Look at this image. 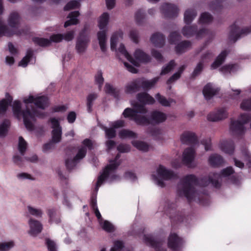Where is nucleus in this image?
I'll return each instance as SVG.
<instances>
[{
    "instance_id": "obj_9",
    "label": "nucleus",
    "mask_w": 251,
    "mask_h": 251,
    "mask_svg": "<svg viewBox=\"0 0 251 251\" xmlns=\"http://www.w3.org/2000/svg\"><path fill=\"white\" fill-rule=\"evenodd\" d=\"M82 147L80 148L76 156L73 159H68L66 161V165L69 169H73L86 155L87 149L91 150L93 148V144L91 140L86 139L82 142Z\"/></svg>"
},
{
    "instance_id": "obj_13",
    "label": "nucleus",
    "mask_w": 251,
    "mask_h": 251,
    "mask_svg": "<svg viewBox=\"0 0 251 251\" xmlns=\"http://www.w3.org/2000/svg\"><path fill=\"white\" fill-rule=\"evenodd\" d=\"M7 21L9 26L12 27V29L10 30L6 25V26L8 31L13 33L12 35L21 34L20 31L17 29L20 23V18L18 13L12 12L10 14Z\"/></svg>"
},
{
    "instance_id": "obj_8",
    "label": "nucleus",
    "mask_w": 251,
    "mask_h": 251,
    "mask_svg": "<svg viewBox=\"0 0 251 251\" xmlns=\"http://www.w3.org/2000/svg\"><path fill=\"white\" fill-rule=\"evenodd\" d=\"M176 175L170 170L167 169L162 165H159L156 172L152 175V179L158 186L163 187L165 186L164 180H169L174 178Z\"/></svg>"
},
{
    "instance_id": "obj_5",
    "label": "nucleus",
    "mask_w": 251,
    "mask_h": 251,
    "mask_svg": "<svg viewBox=\"0 0 251 251\" xmlns=\"http://www.w3.org/2000/svg\"><path fill=\"white\" fill-rule=\"evenodd\" d=\"M120 155L117 154L114 160H110L109 164L105 167L98 177L95 187L96 192H98L99 187L103 184L105 180H107L112 182L118 179L119 176L115 174V170L120 164Z\"/></svg>"
},
{
    "instance_id": "obj_25",
    "label": "nucleus",
    "mask_w": 251,
    "mask_h": 251,
    "mask_svg": "<svg viewBox=\"0 0 251 251\" xmlns=\"http://www.w3.org/2000/svg\"><path fill=\"white\" fill-rule=\"evenodd\" d=\"M138 82L140 86H142L145 89H151L153 87L159 79V77H156L151 80H146L143 78H139Z\"/></svg>"
},
{
    "instance_id": "obj_47",
    "label": "nucleus",
    "mask_w": 251,
    "mask_h": 251,
    "mask_svg": "<svg viewBox=\"0 0 251 251\" xmlns=\"http://www.w3.org/2000/svg\"><path fill=\"white\" fill-rule=\"evenodd\" d=\"M33 41L35 43L42 47L49 46L50 44V39L43 38H34L33 39Z\"/></svg>"
},
{
    "instance_id": "obj_59",
    "label": "nucleus",
    "mask_w": 251,
    "mask_h": 251,
    "mask_svg": "<svg viewBox=\"0 0 251 251\" xmlns=\"http://www.w3.org/2000/svg\"><path fill=\"white\" fill-rule=\"evenodd\" d=\"M102 228L107 232H111L114 230L113 225L108 221H104L102 225Z\"/></svg>"
},
{
    "instance_id": "obj_52",
    "label": "nucleus",
    "mask_w": 251,
    "mask_h": 251,
    "mask_svg": "<svg viewBox=\"0 0 251 251\" xmlns=\"http://www.w3.org/2000/svg\"><path fill=\"white\" fill-rule=\"evenodd\" d=\"M240 108L243 110H251V99L243 100L240 104Z\"/></svg>"
},
{
    "instance_id": "obj_38",
    "label": "nucleus",
    "mask_w": 251,
    "mask_h": 251,
    "mask_svg": "<svg viewBox=\"0 0 251 251\" xmlns=\"http://www.w3.org/2000/svg\"><path fill=\"white\" fill-rule=\"evenodd\" d=\"M185 66L184 65L181 66L178 69V70L177 72L175 73L170 78L167 80V83L168 84H170L171 83H174L176 80L178 79L181 75V74L182 73L183 71L185 69Z\"/></svg>"
},
{
    "instance_id": "obj_51",
    "label": "nucleus",
    "mask_w": 251,
    "mask_h": 251,
    "mask_svg": "<svg viewBox=\"0 0 251 251\" xmlns=\"http://www.w3.org/2000/svg\"><path fill=\"white\" fill-rule=\"evenodd\" d=\"M80 5V3L76 0H72L68 2L64 7L65 10H70L71 9L78 8Z\"/></svg>"
},
{
    "instance_id": "obj_42",
    "label": "nucleus",
    "mask_w": 251,
    "mask_h": 251,
    "mask_svg": "<svg viewBox=\"0 0 251 251\" xmlns=\"http://www.w3.org/2000/svg\"><path fill=\"white\" fill-rule=\"evenodd\" d=\"M9 125L10 122L7 120L0 124V137H3L6 135Z\"/></svg>"
},
{
    "instance_id": "obj_10",
    "label": "nucleus",
    "mask_w": 251,
    "mask_h": 251,
    "mask_svg": "<svg viewBox=\"0 0 251 251\" xmlns=\"http://www.w3.org/2000/svg\"><path fill=\"white\" fill-rule=\"evenodd\" d=\"M185 241L176 233L171 232L167 239V246L172 251H182Z\"/></svg>"
},
{
    "instance_id": "obj_39",
    "label": "nucleus",
    "mask_w": 251,
    "mask_h": 251,
    "mask_svg": "<svg viewBox=\"0 0 251 251\" xmlns=\"http://www.w3.org/2000/svg\"><path fill=\"white\" fill-rule=\"evenodd\" d=\"M98 95L96 93H91L87 97V109L88 112H91L92 111V106L93 101L97 98Z\"/></svg>"
},
{
    "instance_id": "obj_12",
    "label": "nucleus",
    "mask_w": 251,
    "mask_h": 251,
    "mask_svg": "<svg viewBox=\"0 0 251 251\" xmlns=\"http://www.w3.org/2000/svg\"><path fill=\"white\" fill-rule=\"evenodd\" d=\"M227 117L226 108L220 107L209 113L207 115V119L211 122H219L226 119Z\"/></svg>"
},
{
    "instance_id": "obj_20",
    "label": "nucleus",
    "mask_w": 251,
    "mask_h": 251,
    "mask_svg": "<svg viewBox=\"0 0 251 251\" xmlns=\"http://www.w3.org/2000/svg\"><path fill=\"white\" fill-rule=\"evenodd\" d=\"M28 224L30 226L28 233L30 235L36 236L42 231V225L39 221H29Z\"/></svg>"
},
{
    "instance_id": "obj_64",
    "label": "nucleus",
    "mask_w": 251,
    "mask_h": 251,
    "mask_svg": "<svg viewBox=\"0 0 251 251\" xmlns=\"http://www.w3.org/2000/svg\"><path fill=\"white\" fill-rule=\"evenodd\" d=\"M75 31L71 30L66 32L65 34H63V40L66 41H70L72 40L75 36Z\"/></svg>"
},
{
    "instance_id": "obj_57",
    "label": "nucleus",
    "mask_w": 251,
    "mask_h": 251,
    "mask_svg": "<svg viewBox=\"0 0 251 251\" xmlns=\"http://www.w3.org/2000/svg\"><path fill=\"white\" fill-rule=\"evenodd\" d=\"M46 243L49 251H57L56 245L54 241L47 238L46 240Z\"/></svg>"
},
{
    "instance_id": "obj_4",
    "label": "nucleus",
    "mask_w": 251,
    "mask_h": 251,
    "mask_svg": "<svg viewBox=\"0 0 251 251\" xmlns=\"http://www.w3.org/2000/svg\"><path fill=\"white\" fill-rule=\"evenodd\" d=\"M124 32L122 30H119L113 33L110 38V48L113 51H115L118 56L123 55L130 63L136 66H139L141 63H147L150 61V56L140 49H137L132 57L127 51L123 44H120L116 49V45L120 39L123 38Z\"/></svg>"
},
{
    "instance_id": "obj_2",
    "label": "nucleus",
    "mask_w": 251,
    "mask_h": 251,
    "mask_svg": "<svg viewBox=\"0 0 251 251\" xmlns=\"http://www.w3.org/2000/svg\"><path fill=\"white\" fill-rule=\"evenodd\" d=\"M26 109L22 110L21 103L19 100H15L12 104L14 115L18 119L23 118L24 124L29 130L33 129V123L36 117H43L44 112L40 109H44L49 105L48 99L44 96L31 95L23 99Z\"/></svg>"
},
{
    "instance_id": "obj_3",
    "label": "nucleus",
    "mask_w": 251,
    "mask_h": 251,
    "mask_svg": "<svg viewBox=\"0 0 251 251\" xmlns=\"http://www.w3.org/2000/svg\"><path fill=\"white\" fill-rule=\"evenodd\" d=\"M131 104L134 109L126 108L124 111L123 115L125 118L134 121L138 125L146 126L150 123L158 124L164 122L167 119L166 114L159 111L152 112L149 119L145 115L147 110L143 105L132 101Z\"/></svg>"
},
{
    "instance_id": "obj_36",
    "label": "nucleus",
    "mask_w": 251,
    "mask_h": 251,
    "mask_svg": "<svg viewBox=\"0 0 251 251\" xmlns=\"http://www.w3.org/2000/svg\"><path fill=\"white\" fill-rule=\"evenodd\" d=\"M119 137L122 139L136 138L137 135L136 133L127 129H122L119 133Z\"/></svg>"
},
{
    "instance_id": "obj_14",
    "label": "nucleus",
    "mask_w": 251,
    "mask_h": 251,
    "mask_svg": "<svg viewBox=\"0 0 251 251\" xmlns=\"http://www.w3.org/2000/svg\"><path fill=\"white\" fill-rule=\"evenodd\" d=\"M251 32V26L245 27L241 30L236 25L230 27L229 38L231 41L235 42L242 35H245Z\"/></svg>"
},
{
    "instance_id": "obj_53",
    "label": "nucleus",
    "mask_w": 251,
    "mask_h": 251,
    "mask_svg": "<svg viewBox=\"0 0 251 251\" xmlns=\"http://www.w3.org/2000/svg\"><path fill=\"white\" fill-rule=\"evenodd\" d=\"M13 241L2 243L0 244V251H7L14 247Z\"/></svg>"
},
{
    "instance_id": "obj_56",
    "label": "nucleus",
    "mask_w": 251,
    "mask_h": 251,
    "mask_svg": "<svg viewBox=\"0 0 251 251\" xmlns=\"http://www.w3.org/2000/svg\"><path fill=\"white\" fill-rule=\"evenodd\" d=\"M124 247V243L121 241H116L114 242V246L111 248L110 251H120Z\"/></svg>"
},
{
    "instance_id": "obj_30",
    "label": "nucleus",
    "mask_w": 251,
    "mask_h": 251,
    "mask_svg": "<svg viewBox=\"0 0 251 251\" xmlns=\"http://www.w3.org/2000/svg\"><path fill=\"white\" fill-rule=\"evenodd\" d=\"M209 164L213 166H216L223 163L222 157L217 154H212L208 158Z\"/></svg>"
},
{
    "instance_id": "obj_49",
    "label": "nucleus",
    "mask_w": 251,
    "mask_h": 251,
    "mask_svg": "<svg viewBox=\"0 0 251 251\" xmlns=\"http://www.w3.org/2000/svg\"><path fill=\"white\" fill-rule=\"evenodd\" d=\"M95 79L96 84L98 85L99 89L100 90L104 82V78L102 77L101 72H98L95 75Z\"/></svg>"
},
{
    "instance_id": "obj_32",
    "label": "nucleus",
    "mask_w": 251,
    "mask_h": 251,
    "mask_svg": "<svg viewBox=\"0 0 251 251\" xmlns=\"http://www.w3.org/2000/svg\"><path fill=\"white\" fill-rule=\"evenodd\" d=\"M197 15V13L193 9L187 10L184 15V20L187 25L190 24Z\"/></svg>"
},
{
    "instance_id": "obj_46",
    "label": "nucleus",
    "mask_w": 251,
    "mask_h": 251,
    "mask_svg": "<svg viewBox=\"0 0 251 251\" xmlns=\"http://www.w3.org/2000/svg\"><path fill=\"white\" fill-rule=\"evenodd\" d=\"M212 20V16L208 13L205 12L201 14L199 21L202 24H206L210 23Z\"/></svg>"
},
{
    "instance_id": "obj_23",
    "label": "nucleus",
    "mask_w": 251,
    "mask_h": 251,
    "mask_svg": "<svg viewBox=\"0 0 251 251\" xmlns=\"http://www.w3.org/2000/svg\"><path fill=\"white\" fill-rule=\"evenodd\" d=\"M151 41L155 47L161 48L164 45L165 38L161 33H156L151 37Z\"/></svg>"
},
{
    "instance_id": "obj_19",
    "label": "nucleus",
    "mask_w": 251,
    "mask_h": 251,
    "mask_svg": "<svg viewBox=\"0 0 251 251\" xmlns=\"http://www.w3.org/2000/svg\"><path fill=\"white\" fill-rule=\"evenodd\" d=\"M144 240L147 245L150 246L155 250V251H167L166 249L161 248L162 243L156 240L151 235H145Z\"/></svg>"
},
{
    "instance_id": "obj_15",
    "label": "nucleus",
    "mask_w": 251,
    "mask_h": 251,
    "mask_svg": "<svg viewBox=\"0 0 251 251\" xmlns=\"http://www.w3.org/2000/svg\"><path fill=\"white\" fill-rule=\"evenodd\" d=\"M51 124L52 140L55 143H59L61 139L62 129L58 121L54 118L50 119Z\"/></svg>"
},
{
    "instance_id": "obj_6",
    "label": "nucleus",
    "mask_w": 251,
    "mask_h": 251,
    "mask_svg": "<svg viewBox=\"0 0 251 251\" xmlns=\"http://www.w3.org/2000/svg\"><path fill=\"white\" fill-rule=\"evenodd\" d=\"M251 119V114L243 113L240 114L237 120L231 119L229 125V132L233 136H238L243 134L246 128L245 124Z\"/></svg>"
},
{
    "instance_id": "obj_28",
    "label": "nucleus",
    "mask_w": 251,
    "mask_h": 251,
    "mask_svg": "<svg viewBox=\"0 0 251 251\" xmlns=\"http://www.w3.org/2000/svg\"><path fill=\"white\" fill-rule=\"evenodd\" d=\"M239 69L236 64H228L223 66L220 69V71L225 75L234 73Z\"/></svg>"
},
{
    "instance_id": "obj_55",
    "label": "nucleus",
    "mask_w": 251,
    "mask_h": 251,
    "mask_svg": "<svg viewBox=\"0 0 251 251\" xmlns=\"http://www.w3.org/2000/svg\"><path fill=\"white\" fill-rule=\"evenodd\" d=\"M180 39V36L177 32H172L169 37L170 43L172 44H176Z\"/></svg>"
},
{
    "instance_id": "obj_63",
    "label": "nucleus",
    "mask_w": 251,
    "mask_h": 251,
    "mask_svg": "<svg viewBox=\"0 0 251 251\" xmlns=\"http://www.w3.org/2000/svg\"><path fill=\"white\" fill-rule=\"evenodd\" d=\"M203 63H204L201 60L200 62L197 65L193 73V75L194 76H196L201 73L203 69Z\"/></svg>"
},
{
    "instance_id": "obj_37",
    "label": "nucleus",
    "mask_w": 251,
    "mask_h": 251,
    "mask_svg": "<svg viewBox=\"0 0 251 251\" xmlns=\"http://www.w3.org/2000/svg\"><path fill=\"white\" fill-rule=\"evenodd\" d=\"M196 29V25L190 26L188 25L182 28V33L184 36L190 37L195 34Z\"/></svg>"
},
{
    "instance_id": "obj_41",
    "label": "nucleus",
    "mask_w": 251,
    "mask_h": 251,
    "mask_svg": "<svg viewBox=\"0 0 251 251\" xmlns=\"http://www.w3.org/2000/svg\"><path fill=\"white\" fill-rule=\"evenodd\" d=\"M12 99H3L0 101V116L3 114L7 110L8 105L11 103Z\"/></svg>"
},
{
    "instance_id": "obj_54",
    "label": "nucleus",
    "mask_w": 251,
    "mask_h": 251,
    "mask_svg": "<svg viewBox=\"0 0 251 251\" xmlns=\"http://www.w3.org/2000/svg\"><path fill=\"white\" fill-rule=\"evenodd\" d=\"M135 18L138 24L141 25L145 18V13L142 10H139L135 13Z\"/></svg>"
},
{
    "instance_id": "obj_21",
    "label": "nucleus",
    "mask_w": 251,
    "mask_h": 251,
    "mask_svg": "<svg viewBox=\"0 0 251 251\" xmlns=\"http://www.w3.org/2000/svg\"><path fill=\"white\" fill-rule=\"evenodd\" d=\"M180 139L183 144H190L195 143L197 141V137L194 133L185 131L180 135Z\"/></svg>"
},
{
    "instance_id": "obj_60",
    "label": "nucleus",
    "mask_w": 251,
    "mask_h": 251,
    "mask_svg": "<svg viewBox=\"0 0 251 251\" xmlns=\"http://www.w3.org/2000/svg\"><path fill=\"white\" fill-rule=\"evenodd\" d=\"M129 36L131 40L134 42L137 43L138 42V33L135 29H131L129 33Z\"/></svg>"
},
{
    "instance_id": "obj_29",
    "label": "nucleus",
    "mask_w": 251,
    "mask_h": 251,
    "mask_svg": "<svg viewBox=\"0 0 251 251\" xmlns=\"http://www.w3.org/2000/svg\"><path fill=\"white\" fill-rule=\"evenodd\" d=\"M191 47V43L188 41H184L178 44L176 47V50L177 53H181L186 51Z\"/></svg>"
},
{
    "instance_id": "obj_50",
    "label": "nucleus",
    "mask_w": 251,
    "mask_h": 251,
    "mask_svg": "<svg viewBox=\"0 0 251 251\" xmlns=\"http://www.w3.org/2000/svg\"><path fill=\"white\" fill-rule=\"evenodd\" d=\"M213 56V52L211 51L208 50L202 54L201 60L203 63H206L210 61Z\"/></svg>"
},
{
    "instance_id": "obj_58",
    "label": "nucleus",
    "mask_w": 251,
    "mask_h": 251,
    "mask_svg": "<svg viewBox=\"0 0 251 251\" xmlns=\"http://www.w3.org/2000/svg\"><path fill=\"white\" fill-rule=\"evenodd\" d=\"M63 36L64 35L62 34H54L50 36V43H58L63 40Z\"/></svg>"
},
{
    "instance_id": "obj_7",
    "label": "nucleus",
    "mask_w": 251,
    "mask_h": 251,
    "mask_svg": "<svg viewBox=\"0 0 251 251\" xmlns=\"http://www.w3.org/2000/svg\"><path fill=\"white\" fill-rule=\"evenodd\" d=\"M109 15L104 12L100 17L98 21V26L100 30L97 33V37L101 50L105 52L106 50V26L109 22Z\"/></svg>"
},
{
    "instance_id": "obj_44",
    "label": "nucleus",
    "mask_w": 251,
    "mask_h": 251,
    "mask_svg": "<svg viewBox=\"0 0 251 251\" xmlns=\"http://www.w3.org/2000/svg\"><path fill=\"white\" fill-rule=\"evenodd\" d=\"M32 56L33 51L30 50H28L25 56L19 62V65L24 67L26 66L28 62L31 59Z\"/></svg>"
},
{
    "instance_id": "obj_35",
    "label": "nucleus",
    "mask_w": 251,
    "mask_h": 251,
    "mask_svg": "<svg viewBox=\"0 0 251 251\" xmlns=\"http://www.w3.org/2000/svg\"><path fill=\"white\" fill-rule=\"evenodd\" d=\"M132 145L138 150L143 151H147L149 150V145L144 142L139 140H133Z\"/></svg>"
},
{
    "instance_id": "obj_33",
    "label": "nucleus",
    "mask_w": 251,
    "mask_h": 251,
    "mask_svg": "<svg viewBox=\"0 0 251 251\" xmlns=\"http://www.w3.org/2000/svg\"><path fill=\"white\" fill-rule=\"evenodd\" d=\"M226 51H222L217 57L216 60L212 64L211 67L213 69H215L218 67L224 61L227 55Z\"/></svg>"
},
{
    "instance_id": "obj_26",
    "label": "nucleus",
    "mask_w": 251,
    "mask_h": 251,
    "mask_svg": "<svg viewBox=\"0 0 251 251\" xmlns=\"http://www.w3.org/2000/svg\"><path fill=\"white\" fill-rule=\"evenodd\" d=\"M137 99L143 104H153L155 102L154 98L145 92L139 93Z\"/></svg>"
},
{
    "instance_id": "obj_24",
    "label": "nucleus",
    "mask_w": 251,
    "mask_h": 251,
    "mask_svg": "<svg viewBox=\"0 0 251 251\" xmlns=\"http://www.w3.org/2000/svg\"><path fill=\"white\" fill-rule=\"evenodd\" d=\"M80 14L78 11H74L70 13L67 18L69 19L64 24V27H66L71 25H75L79 23L77 17Z\"/></svg>"
},
{
    "instance_id": "obj_43",
    "label": "nucleus",
    "mask_w": 251,
    "mask_h": 251,
    "mask_svg": "<svg viewBox=\"0 0 251 251\" xmlns=\"http://www.w3.org/2000/svg\"><path fill=\"white\" fill-rule=\"evenodd\" d=\"M13 34V32L8 30L4 21L0 19V36H10Z\"/></svg>"
},
{
    "instance_id": "obj_22",
    "label": "nucleus",
    "mask_w": 251,
    "mask_h": 251,
    "mask_svg": "<svg viewBox=\"0 0 251 251\" xmlns=\"http://www.w3.org/2000/svg\"><path fill=\"white\" fill-rule=\"evenodd\" d=\"M221 149L226 153L231 154L234 151V145L232 140H223L220 144Z\"/></svg>"
},
{
    "instance_id": "obj_27",
    "label": "nucleus",
    "mask_w": 251,
    "mask_h": 251,
    "mask_svg": "<svg viewBox=\"0 0 251 251\" xmlns=\"http://www.w3.org/2000/svg\"><path fill=\"white\" fill-rule=\"evenodd\" d=\"M139 87L140 84L137 79L128 83L126 85L125 91L126 94H132L135 92Z\"/></svg>"
},
{
    "instance_id": "obj_16",
    "label": "nucleus",
    "mask_w": 251,
    "mask_h": 251,
    "mask_svg": "<svg viewBox=\"0 0 251 251\" xmlns=\"http://www.w3.org/2000/svg\"><path fill=\"white\" fill-rule=\"evenodd\" d=\"M89 41V37L84 34L83 31H82L80 33L76 43L75 49L77 53L79 54L83 53L86 50Z\"/></svg>"
},
{
    "instance_id": "obj_45",
    "label": "nucleus",
    "mask_w": 251,
    "mask_h": 251,
    "mask_svg": "<svg viewBox=\"0 0 251 251\" xmlns=\"http://www.w3.org/2000/svg\"><path fill=\"white\" fill-rule=\"evenodd\" d=\"M176 66V64L174 61H171L167 65L164 66L162 68L161 72L160 73V75H165L169 72H170L172 70H173L175 67Z\"/></svg>"
},
{
    "instance_id": "obj_40",
    "label": "nucleus",
    "mask_w": 251,
    "mask_h": 251,
    "mask_svg": "<svg viewBox=\"0 0 251 251\" xmlns=\"http://www.w3.org/2000/svg\"><path fill=\"white\" fill-rule=\"evenodd\" d=\"M104 91L106 93L109 94L115 97H117L119 95V90L109 83L105 84Z\"/></svg>"
},
{
    "instance_id": "obj_1",
    "label": "nucleus",
    "mask_w": 251,
    "mask_h": 251,
    "mask_svg": "<svg viewBox=\"0 0 251 251\" xmlns=\"http://www.w3.org/2000/svg\"><path fill=\"white\" fill-rule=\"evenodd\" d=\"M233 170L229 167L224 169L221 175L210 174L208 177H205L198 181L195 176L190 175L181 179L178 185L177 193L181 196H184L189 201L199 200L197 198L199 194L197 190L200 187H206L211 184L214 187L220 186V179L221 177H226L233 174Z\"/></svg>"
},
{
    "instance_id": "obj_48",
    "label": "nucleus",
    "mask_w": 251,
    "mask_h": 251,
    "mask_svg": "<svg viewBox=\"0 0 251 251\" xmlns=\"http://www.w3.org/2000/svg\"><path fill=\"white\" fill-rule=\"evenodd\" d=\"M26 148L27 143L22 137H20L18 143L19 151L22 154H23L26 151Z\"/></svg>"
},
{
    "instance_id": "obj_62",
    "label": "nucleus",
    "mask_w": 251,
    "mask_h": 251,
    "mask_svg": "<svg viewBox=\"0 0 251 251\" xmlns=\"http://www.w3.org/2000/svg\"><path fill=\"white\" fill-rule=\"evenodd\" d=\"M112 126L111 128H108L107 127L104 128L105 134L108 138H112L115 136L116 132Z\"/></svg>"
},
{
    "instance_id": "obj_17",
    "label": "nucleus",
    "mask_w": 251,
    "mask_h": 251,
    "mask_svg": "<svg viewBox=\"0 0 251 251\" xmlns=\"http://www.w3.org/2000/svg\"><path fill=\"white\" fill-rule=\"evenodd\" d=\"M160 10L165 17L171 18L176 16L178 9L177 7L174 4L165 3L162 4Z\"/></svg>"
},
{
    "instance_id": "obj_34",
    "label": "nucleus",
    "mask_w": 251,
    "mask_h": 251,
    "mask_svg": "<svg viewBox=\"0 0 251 251\" xmlns=\"http://www.w3.org/2000/svg\"><path fill=\"white\" fill-rule=\"evenodd\" d=\"M27 211L28 214L38 218H41L43 214V212L40 208H37L31 205L27 206Z\"/></svg>"
},
{
    "instance_id": "obj_61",
    "label": "nucleus",
    "mask_w": 251,
    "mask_h": 251,
    "mask_svg": "<svg viewBox=\"0 0 251 251\" xmlns=\"http://www.w3.org/2000/svg\"><path fill=\"white\" fill-rule=\"evenodd\" d=\"M201 144L204 146L205 150L208 151L211 149V142L210 138H207L201 141Z\"/></svg>"
},
{
    "instance_id": "obj_31",
    "label": "nucleus",
    "mask_w": 251,
    "mask_h": 251,
    "mask_svg": "<svg viewBox=\"0 0 251 251\" xmlns=\"http://www.w3.org/2000/svg\"><path fill=\"white\" fill-rule=\"evenodd\" d=\"M155 97L158 102L163 106H169L172 103L175 102L172 99L167 100L164 96L161 95L159 93L157 94Z\"/></svg>"
},
{
    "instance_id": "obj_18",
    "label": "nucleus",
    "mask_w": 251,
    "mask_h": 251,
    "mask_svg": "<svg viewBox=\"0 0 251 251\" xmlns=\"http://www.w3.org/2000/svg\"><path fill=\"white\" fill-rule=\"evenodd\" d=\"M219 89L212 83L207 84L203 89V94L206 100L211 99L216 95L219 92Z\"/></svg>"
},
{
    "instance_id": "obj_11",
    "label": "nucleus",
    "mask_w": 251,
    "mask_h": 251,
    "mask_svg": "<svg viewBox=\"0 0 251 251\" xmlns=\"http://www.w3.org/2000/svg\"><path fill=\"white\" fill-rule=\"evenodd\" d=\"M196 157V150L193 147L185 149L182 153L183 163L189 168H194L196 166L194 160Z\"/></svg>"
}]
</instances>
